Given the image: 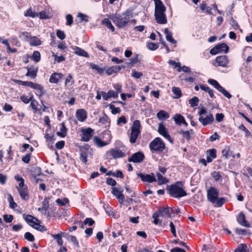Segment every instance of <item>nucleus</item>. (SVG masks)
Listing matches in <instances>:
<instances>
[{
	"label": "nucleus",
	"mask_w": 252,
	"mask_h": 252,
	"mask_svg": "<svg viewBox=\"0 0 252 252\" xmlns=\"http://www.w3.org/2000/svg\"><path fill=\"white\" fill-rule=\"evenodd\" d=\"M133 17V10L128 9L121 14H116L113 15L111 19L118 28L124 29L130 25V19Z\"/></svg>",
	"instance_id": "1"
},
{
	"label": "nucleus",
	"mask_w": 252,
	"mask_h": 252,
	"mask_svg": "<svg viewBox=\"0 0 252 252\" xmlns=\"http://www.w3.org/2000/svg\"><path fill=\"white\" fill-rule=\"evenodd\" d=\"M183 183L181 181H178L174 184L171 185L167 188L169 194L174 198H181L187 195V193L183 189Z\"/></svg>",
	"instance_id": "2"
},
{
	"label": "nucleus",
	"mask_w": 252,
	"mask_h": 252,
	"mask_svg": "<svg viewBox=\"0 0 252 252\" xmlns=\"http://www.w3.org/2000/svg\"><path fill=\"white\" fill-rule=\"evenodd\" d=\"M149 147L151 151L163 152L165 148V146L160 138L157 137L150 142Z\"/></svg>",
	"instance_id": "3"
},
{
	"label": "nucleus",
	"mask_w": 252,
	"mask_h": 252,
	"mask_svg": "<svg viewBox=\"0 0 252 252\" xmlns=\"http://www.w3.org/2000/svg\"><path fill=\"white\" fill-rule=\"evenodd\" d=\"M229 61L228 57L225 55L218 56L213 63L215 66L228 67Z\"/></svg>",
	"instance_id": "4"
},
{
	"label": "nucleus",
	"mask_w": 252,
	"mask_h": 252,
	"mask_svg": "<svg viewBox=\"0 0 252 252\" xmlns=\"http://www.w3.org/2000/svg\"><path fill=\"white\" fill-rule=\"evenodd\" d=\"M229 50L228 46L225 43H221L215 46L210 51L211 55H215L220 52L227 53Z\"/></svg>",
	"instance_id": "5"
},
{
	"label": "nucleus",
	"mask_w": 252,
	"mask_h": 252,
	"mask_svg": "<svg viewBox=\"0 0 252 252\" xmlns=\"http://www.w3.org/2000/svg\"><path fill=\"white\" fill-rule=\"evenodd\" d=\"M219 193L214 187H210L207 190V198L209 201L214 203L218 198Z\"/></svg>",
	"instance_id": "6"
},
{
	"label": "nucleus",
	"mask_w": 252,
	"mask_h": 252,
	"mask_svg": "<svg viewBox=\"0 0 252 252\" xmlns=\"http://www.w3.org/2000/svg\"><path fill=\"white\" fill-rule=\"evenodd\" d=\"M137 176L140 178L143 182L152 183L157 181V179L154 173L146 174L142 173H137Z\"/></svg>",
	"instance_id": "7"
},
{
	"label": "nucleus",
	"mask_w": 252,
	"mask_h": 252,
	"mask_svg": "<svg viewBox=\"0 0 252 252\" xmlns=\"http://www.w3.org/2000/svg\"><path fill=\"white\" fill-rule=\"evenodd\" d=\"M81 131L82 132L81 140L85 142L89 141L94 133V130L90 127L82 128Z\"/></svg>",
	"instance_id": "8"
},
{
	"label": "nucleus",
	"mask_w": 252,
	"mask_h": 252,
	"mask_svg": "<svg viewBox=\"0 0 252 252\" xmlns=\"http://www.w3.org/2000/svg\"><path fill=\"white\" fill-rule=\"evenodd\" d=\"M145 156L144 154L141 152H138L134 153L132 156L128 158L129 162L134 163H140L144 159Z\"/></svg>",
	"instance_id": "9"
},
{
	"label": "nucleus",
	"mask_w": 252,
	"mask_h": 252,
	"mask_svg": "<svg viewBox=\"0 0 252 252\" xmlns=\"http://www.w3.org/2000/svg\"><path fill=\"white\" fill-rule=\"evenodd\" d=\"M208 83L214 86L219 92L222 94H230L227 91H226L219 83L215 80L209 79Z\"/></svg>",
	"instance_id": "10"
},
{
	"label": "nucleus",
	"mask_w": 252,
	"mask_h": 252,
	"mask_svg": "<svg viewBox=\"0 0 252 252\" xmlns=\"http://www.w3.org/2000/svg\"><path fill=\"white\" fill-rule=\"evenodd\" d=\"M173 211V209L172 208L167 207L166 208H160L158 213L161 217H164L165 218H171L172 217V213Z\"/></svg>",
	"instance_id": "11"
},
{
	"label": "nucleus",
	"mask_w": 252,
	"mask_h": 252,
	"mask_svg": "<svg viewBox=\"0 0 252 252\" xmlns=\"http://www.w3.org/2000/svg\"><path fill=\"white\" fill-rule=\"evenodd\" d=\"M109 153L114 158H121L126 156L125 151L118 149H112L109 151Z\"/></svg>",
	"instance_id": "12"
},
{
	"label": "nucleus",
	"mask_w": 252,
	"mask_h": 252,
	"mask_svg": "<svg viewBox=\"0 0 252 252\" xmlns=\"http://www.w3.org/2000/svg\"><path fill=\"white\" fill-rule=\"evenodd\" d=\"M75 115L77 120L82 122L86 120L87 118V112L84 109H79L76 110Z\"/></svg>",
	"instance_id": "13"
},
{
	"label": "nucleus",
	"mask_w": 252,
	"mask_h": 252,
	"mask_svg": "<svg viewBox=\"0 0 252 252\" xmlns=\"http://www.w3.org/2000/svg\"><path fill=\"white\" fill-rule=\"evenodd\" d=\"M155 3V13H163L165 11L166 7L161 0H154Z\"/></svg>",
	"instance_id": "14"
},
{
	"label": "nucleus",
	"mask_w": 252,
	"mask_h": 252,
	"mask_svg": "<svg viewBox=\"0 0 252 252\" xmlns=\"http://www.w3.org/2000/svg\"><path fill=\"white\" fill-rule=\"evenodd\" d=\"M155 16L158 23L159 24H165L167 23V18L164 12L155 13Z\"/></svg>",
	"instance_id": "15"
},
{
	"label": "nucleus",
	"mask_w": 252,
	"mask_h": 252,
	"mask_svg": "<svg viewBox=\"0 0 252 252\" xmlns=\"http://www.w3.org/2000/svg\"><path fill=\"white\" fill-rule=\"evenodd\" d=\"M158 132L159 134L168 139L169 141H171V138L168 134L167 129L162 124H159L158 127Z\"/></svg>",
	"instance_id": "16"
},
{
	"label": "nucleus",
	"mask_w": 252,
	"mask_h": 252,
	"mask_svg": "<svg viewBox=\"0 0 252 252\" xmlns=\"http://www.w3.org/2000/svg\"><path fill=\"white\" fill-rule=\"evenodd\" d=\"M198 120L203 126H207L208 124H211L214 121V117L213 115L210 114L205 118L200 116Z\"/></svg>",
	"instance_id": "17"
},
{
	"label": "nucleus",
	"mask_w": 252,
	"mask_h": 252,
	"mask_svg": "<svg viewBox=\"0 0 252 252\" xmlns=\"http://www.w3.org/2000/svg\"><path fill=\"white\" fill-rule=\"evenodd\" d=\"M112 193L119 200L120 203H123L125 199V196L122 193V191H120L117 188H112Z\"/></svg>",
	"instance_id": "18"
},
{
	"label": "nucleus",
	"mask_w": 252,
	"mask_h": 252,
	"mask_svg": "<svg viewBox=\"0 0 252 252\" xmlns=\"http://www.w3.org/2000/svg\"><path fill=\"white\" fill-rule=\"evenodd\" d=\"M237 220L238 222L242 226L247 227H250V224L246 220L245 215L243 212H240L239 214Z\"/></svg>",
	"instance_id": "19"
},
{
	"label": "nucleus",
	"mask_w": 252,
	"mask_h": 252,
	"mask_svg": "<svg viewBox=\"0 0 252 252\" xmlns=\"http://www.w3.org/2000/svg\"><path fill=\"white\" fill-rule=\"evenodd\" d=\"M160 217V215L158 213H154L152 215V218L154 219L153 223L163 228L165 226L166 224L159 219Z\"/></svg>",
	"instance_id": "20"
},
{
	"label": "nucleus",
	"mask_w": 252,
	"mask_h": 252,
	"mask_svg": "<svg viewBox=\"0 0 252 252\" xmlns=\"http://www.w3.org/2000/svg\"><path fill=\"white\" fill-rule=\"evenodd\" d=\"M27 69L28 72L26 74V76L30 77L33 79L35 78L38 72V67L32 66L28 68Z\"/></svg>",
	"instance_id": "21"
},
{
	"label": "nucleus",
	"mask_w": 252,
	"mask_h": 252,
	"mask_svg": "<svg viewBox=\"0 0 252 252\" xmlns=\"http://www.w3.org/2000/svg\"><path fill=\"white\" fill-rule=\"evenodd\" d=\"M21 198L25 201H27L30 198L28 187L18 189Z\"/></svg>",
	"instance_id": "22"
},
{
	"label": "nucleus",
	"mask_w": 252,
	"mask_h": 252,
	"mask_svg": "<svg viewBox=\"0 0 252 252\" xmlns=\"http://www.w3.org/2000/svg\"><path fill=\"white\" fill-rule=\"evenodd\" d=\"M173 119L178 125L181 126L182 124H184L186 126H188L185 118L181 114H176L174 116Z\"/></svg>",
	"instance_id": "23"
},
{
	"label": "nucleus",
	"mask_w": 252,
	"mask_h": 252,
	"mask_svg": "<svg viewBox=\"0 0 252 252\" xmlns=\"http://www.w3.org/2000/svg\"><path fill=\"white\" fill-rule=\"evenodd\" d=\"M61 73H53L50 76L49 82L51 83H57L59 80L63 77Z\"/></svg>",
	"instance_id": "24"
},
{
	"label": "nucleus",
	"mask_w": 252,
	"mask_h": 252,
	"mask_svg": "<svg viewBox=\"0 0 252 252\" xmlns=\"http://www.w3.org/2000/svg\"><path fill=\"white\" fill-rule=\"evenodd\" d=\"M72 49L74 50V53L78 56L84 57H89L88 54L85 50L78 47L74 46L72 47Z\"/></svg>",
	"instance_id": "25"
},
{
	"label": "nucleus",
	"mask_w": 252,
	"mask_h": 252,
	"mask_svg": "<svg viewBox=\"0 0 252 252\" xmlns=\"http://www.w3.org/2000/svg\"><path fill=\"white\" fill-rule=\"evenodd\" d=\"M24 83V86H28L40 91H41L43 89V87L37 83H34L30 81H25V83Z\"/></svg>",
	"instance_id": "26"
},
{
	"label": "nucleus",
	"mask_w": 252,
	"mask_h": 252,
	"mask_svg": "<svg viewBox=\"0 0 252 252\" xmlns=\"http://www.w3.org/2000/svg\"><path fill=\"white\" fill-rule=\"evenodd\" d=\"M64 233L61 232L60 233L57 234H51V236L57 240V243L59 246H62L63 245V241L62 239V235Z\"/></svg>",
	"instance_id": "27"
},
{
	"label": "nucleus",
	"mask_w": 252,
	"mask_h": 252,
	"mask_svg": "<svg viewBox=\"0 0 252 252\" xmlns=\"http://www.w3.org/2000/svg\"><path fill=\"white\" fill-rule=\"evenodd\" d=\"M29 42L31 45L34 46H37L41 44L40 40L35 36H31Z\"/></svg>",
	"instance_id": "28"
},
{
	"label": "nucleus",
	"mask_w": 252,
	"mask_h": 252,
	"mask_svg": "<svg viewBox=\"0 0 252 252\" xmlns=\"http://www.w3.org/2000/svg\"><path fill=\"white\" fill-rule=\"evenodd\" d=\"M61 125V127L60 131L57 132V134L61 137H64L66 135L67 128L65 126L64 123H62Z\"/></svg>",
	"instance_id": "29"
},
{
	"label": "nucleus",
	"mask_w": 252,
	"mask_h": 252,
	"mask_svg": "<svg viewBox=\"0 0 252 252\" xmlns=\"http://www.w3.org/2000/svg\"><path fill=\"white\" fill-rule=\"evenodd\" d=\"M164 33L166 34V39L167 41L172 44H175L177 42L176 41L172 38V33L170 32L167 28L165 29Z\"/></svg>",
	"instance_id": "30"
},
{
	"label": "nucleus",
	"mask_w": 252,
	"mask_h": 252,
	"mask_svg": "<svg viewBox=\"0 0 252 252\" xmlns=\"http://www.w3.org/2000/svg\"><path fill=\"white\" fill-rule=\"evenodd\" d=\"M25 219L27 222L31 226L32 224H35L36 221L39 222L37 219L30 215H26L25 217Z\"/></svg>",
	"instance_id": "31"
},
{
	"label": "nucleus",
	"mask_w": 252,
	"mask_h": 252,
	"mask_svg": "<svg viewBox=\"0 0 252 252\" xmlns=\"http://www.w3.org/2000/svg\"><path fill=\"white\" fill-rule=\"evenodd\" d=\"M30 33L25 32H20L19 35V37L20 39L24 41L29 42L30 40V38L31 37Z\"/></svg>",
	"instance_id": "32"
},
{
	"label": "nucleus",
	"mask_w": 252,
	"mask_h": 252,
	"mask_svg": "<svg viewBox=\"0 0 252 252\" xmlns=\"http://www.w3.org/2000/svg\"><path fill=\"white\" fill-rule=\"evenodd\" d=\"M94 142L95 144L98 147H102L108 144V142L102 141L100 138L97 136H95L94 138Z\"/></svg>",
	"instance_id": "33"
},
{
	"label": "nucleus",
	"mask_w": 252,
	"mask_h": 252,
	"mask_svg": "<svg viewBox=\"0 0 252 252\" xmlns=\"http://www.w3.org/2000/svg\"><path fill=\"white\" fill-rule=\"evenodd\" d=\"M15 179L17 181L19 182L18 186L17 187V189H23V188L27 187V186H25L24 180L23 178H22V177H20L18 175H16L15 176Z\"/></svg>",
	"instance_id": "34"
},
{
	"label": "nucleus",
	"mask_w": 252,
	"mask_h": 252,
	"mask_svg": "<svg viewBox=\"0 0 252 252\" xmlns=\"http://www.w3.org/2000/svg\"><path fill=\"white\" fill-rule=\"evenodd\" d=\"M102 24L104 25L107 28L109 29L112 32H115L114 27L112 25L109 19L105 18L102 21Z\"/></svg>",
	"instance_id": "35"
},
{
	"label": "nucleus",
	"mask_w": 252,
	"mask_h": 252,
	"mask_svg": "<svg viewBox=\"0 0 252 252\" xmlns=\"http://www.w3.org/2000/svg\"><path fill=\"white\" fill-rule=\"evenodd\" d=\"M140 133V132L135 131L131 130L129 139L130 142L131 143L133 144L136 142V139Z\"/></svg>",
	"instance_id": "36"
},
{
	"label": "nucleus",
	"mask_w": 252,
	"mask_h": 252,
	"mask_svg": "<svg viewBox=\"0 0 252 252\" xmlns=\"http://www.w3.org/2000/svg\"><path fill=\"white\" fill-rule=\"evenodd\" d=\"M157 116L159 120L166 119L169 117V114L164 110L159 111L157 113Z\"/></svg>",
	"instance_id": "37"
},
{
	"label": "nucleus",
	"mask_w": 252,
	"mask_h": 252,
	"mask_svg": "<svg viewBox=\"0 0 252 252\" xmlns=\"http://www.w3.org/2000/svg\"><path fill=\"white\" fill-rule=\"evenodd\" d=\"M221 154L223 157L226 159L229 158L231 157L234 158V156L232 155V152L230 151L228 148H225L221 151Z\"/></svg>",
	"instance_id": "38"
},
{
	"label": "nucleus",
	"mask_w": 252,
	"mask_h": 252,
	"mask_svg": "<svg viewBox=\"0 0 252 252\" xmlns=\"http://www.w3.org/2000/svg\"><path fill=\"white\" fill-rule=\"evenodd\" d=\"M157 176L158 178V184L159 185H162L167 183L168 180L160 173H157Z\"/></svg>",
	"instance_id": "39"
},
{
	"label": "nucleus",
	"mask_w": 252,
	"mask_h": 252,
	"mask_svg": "<svg viewBox=\"0 0 252 252\" xmlns=\"http://www.w3.org/2000/svg\"><path fill=\"white\" fill-rule=\"evenodd\" d=\"M141 127L140 122L139 120H135L133 122L131 126V130L135 131L140 132V128Z\"/></svg>",
	"instance_id": "40"
},
{
	"label": "nucleus",
	"mask_w": 252,
	"mask_h": 252,
	"mask_svg": "<svg viewBox=\"0 0 252 252\" xmlns=\"http://www.w3.org/2000/svg\"><path fill=\"white\" fill-rule=\"evenodd\" d=\"M67 239L68 241L71 242L76 247L77 249L79 248V244L78 241L76 237L74 236L69 235L67 236Z\"/></svg>",
	"instance_id": "41"
},
{
	"label": "nucleus",
	"mask_w": 252,
	"mask_h": 252,
	"mask_svg": "<svg viewBox=\"0 0 252 252\" xmlns=\"http://www.w3.org/2000/svg\"><path fill=\"white\" fill-rule=\"evenodd\" d=\"M178 223V221H175L174 222L171 221L169 224L170 231L174 237H176V225Z\"/></svg>",
	"instance_id": "42"
},
{
	"label": "nucleus",
	"mask_w": 252,
	"mask_h": 252,
	"mask_svg": "<svg viewBox=\"0 0 252 252\" xmlns=\"http://www.w3.org/2000/svg\"><path fill=\"white\" fill-rule=\"evenodd\" d=\"M110 119L106 115H103L102 116L100 117L98 122L102 124H110Z\"/></svg>",
	"instance_id": "43"
},
{
	"label": "nucleus",
	"mask_w": 252,
	"mask_h": 252,
	"mask_svg": "<svg viewBox=\"0 0 252 252\" xmlns=\"http://www.w3.org/2000/svg\"><path fill=\"white\" fill-rule=\"evenodd\" d=\"M9 203V207L11 209H14L17 207V204L14 202L13 197L11 194H9L7 198Z\"/></svg>",
	"instance_id": "44"
},
{
	"label": "nucleus",
	"mask_w": 252,
	"mask_h": 252,
	"mask_svg": "<svg viewBox=\"0 0 252 252\" xmlns=\"http://www.w3.org/2000/svg\"><path fill=\"white\" fill-rule=\"evenodd\" d=\"M234 252H248L247 246L245 244H242L235 250Z\"/></svg>",
	"instance_id": "45"
},
{
	"label": "nucleus",
	"mask_w": 252,
	"mask_h": 252,
	"mask_svg": "<svg viewBox=\"0 0 252 252\" xmlns=\"http://www.w3.org/2000/svg\"><path fill=\"white\" fill-rule=\"evenodd\" d=\"M24 15L26 17H31L32 18H34L35 17L38 16V13H36L35 12H33L32 8H30L24 14Z\"/></svg>",
	"instance_id": "46"
},
{
	"label": "nucleus",
	"mask_w": 252,
	"mask_h": 252,
	"mask_svg": "<svg viewBox=\"0 0 252 252\" xmlns=\"http://www.w3.org/2000/svg\"><path fill=\"white\" fill-rule=\"evenodd\" d=\"M32 59L34 61L35 63L38 62L40 60V54L37 51H34L33 53L32 56Z\"/></svg>",
	"instance_id": "47"
},
{
	"label": "nucleus",
	"mask_w": 252,
	"mask_h": 252,
	"mask_svg": "<svg viewBox=\"0 0 252 252\" xmlns=\"http://www.w3.org/2000/svg\"><path fill=\"white\" fill-rule=\"evenodd\" d=\"M179 133L182 135L183 137L187 140V141H189L191 139L190 135L189 133V132H188V130L184 131L183 130L181 129Z\"/></svg>",
	"instance_id": "48"
},
{
	"label": "nucleus",
	"mask_w": 252,
	"mask_h": 252,
	"mask_svg": "<svg viewBox=\"0 0 252 252\" xmlns=\"http://www.w3.org/2000/svg\"><path fill=\"white\" fill-rule=\"evenodd\" d=\"M168 63L169 64L173 65L174 68H178L177 70L178 72L181 71V66L180 63H177L174 61L170 60L168 62Z\"/></svg>",
	"instance_id": "49"
},
{
	"label": "nucleus",
	"mask_w": 252,
	"mask_h": 252,
	"mask_svg": "<svg viewBox=\"0 0 252 252\" xmlns=\"http://www.w3.org/2000/svg\"><path fill=\"white\" fill-rule=\"evenodd\" d=\"M74 83L72 76L71 74H68L65 79V85L66 86H70Z\"/></svg>",
	"instance_id": "50"
},
{
	"label": "nucleus",
	"mask_w": 252,
	"mask_h": 252,
	"mask_svg": "<svg viewBox=\"0 0 252 252\" xmlns=\"http://www.w3.org/2000/svg\"><path fill=\"white\" fill-rule=\"evenodd\" d=\"M56 203L60 206H63L68 203V199L66 198H64L63 199L58 198L56 200Z\"/></svg>",
	"instance_id": "51"
},
{
	"label": "nucleus",
	"mask_w": 252,
	"mask_h": 252,
	"mask_svg": "<svg viewBox=\"0 0 252 252\" xmlns=\"http://www.w3.org/2000/svg\"><path fill=\"white\" fill-rule=\"evenodd\" d=\"M199 99L198 97L194 96L189 100L190 106L193 107L197 106L198 104Z\"/></svg>",
	"instance_id": "52"
},
{
	"label": "nucleus",
	"mask_w": 252,
	"mask_h": 252,
	"mask_svg": "<svg viewBox=\"0 0 252 252\" xmlns=\"http://www.w3.org/2000/svg\"><path fill=\"white\" fill-rule=\"evenodd\" d=\"M24 237L26 239L30 242H33L35 240L34 236L29 232L25 233Z\"/></svg>",
	"instance_id": "53"
},
{
	"label": "nucleus",
	"mask_w": 252,
	"mask_h": 252,
	"mask_svg": "<svg viewBox=\"0 0 252 252\" xmlns=\"http://www.w3.org/2000/svg\"><path fill=\"white\" fill-rule=\"evenodd\" d=\"M106 73L108 75H111L114 73H117L116 67L115 66L108 67L106 69Z\"/></svg>",
	"instance_id": "54"
},
{
	"label": "nucleus",
	"mask_w": 252,
	"mask_h": 252,
	"mask_svg": "<svg viewBox=\"0 0 252 252\" xmlns=\"http://www.w3.org/2000/svg\"><path fill=\"white\" fill-rule=\"evenodd\" d=\"M216 153L217 151L215 149H210L207 151V155L214 159L217 157Z\"/></svg>",
	"instance_id": "55"
},
{
	"label": "nucleus",
	"mask_w": 252,
	"mask_h": 252,
	"mask_svg": "<svg viewBox=\"0 0 252 252\" xmlns=\"http://www.w3.org/2000/svg\"><path fill=\"white\" fill-rule=\"evenodd\" d=\"M226 201V199L224 197H220L217 199L216 205L218 207H220Z\"/></svg>",
	"instance_id": "56"
},
{
	"label": "nucleus",
	"mask_w": 252,
	"mask_h": 252,
	"mask_svg": "<svg viewBox=\"0 0 252 252\" xmlns=\"http://www.w3.org/2000/svg\"><path fill=\"white\" fill-rule=\"evenodd\" d=\"M91 66L92 69L96 70L99 74H102L104 71V69L99 67L98 65L95 64H92Z\"/></svg>",
	"instance_id": "57"
},
{
	"label": "nucleus",
	"mask_w": 252,
	"mask_h": 252,
	"mask_svg": "<svg viewBox=\"0 0 252 252\" xmlns=\"http://www.w3.org/2000/svg\"><path fill=\"white\" fill-rule=\"evenodd\" d=\"M147 47L151 50L155 51L158 48V45L153 42H149L147 44Z\"/></svg>",
	"instance_id": "58"
},
{
	"label": "nucleus",
	"mask_w": 252,
	"mask_h": 252,
	"mask_svg": "<svg viewBox=\"0 0 252 252\" xmlns=\"http://www.w3.org/2000/svg\"><path fill=\"white\" fill-rule=\"evenodd\" d=\"M239 129L241 130L244 131L245 132L246 137H249L251 135V132L243 125H241L239 126Z\"/></svg>",
	"instance_id": "59"
},
{
	"label": "nucleus",
	"mask_w": 252,
	"mask_h": 252,
	"mask_svg": "<svg viewBox=\"0 0 252 252\" xmlns=\"http://www.w3.org/2000/svg\"><path fill=\"white\" fill-rule=\"evenodd\" d=\"M3 217L4 221L6 223L11 222L13 220V216L12 215L5 214Z\"/></svg>",
	"instance_id": "60"
},
{
	"label": "nucleus",
	"mask_w": 252,
	"mask_h": 252,
	"mask_svg": "<svg viewBox=\"0 0 252 252\" xmlns=\"http://www.w3.org/2000/svg\"><path fill=\"white\" fill-rule=\"evenodd\" d=\"M21 100L25 103H28L32 99V95H22Z\"/></svg>",
	"instance_id": "61"
},
{
	"label": "nucleus",
	"mask_w": 252,
	"mask_h": 252,
	"mask_svg": "<svg viewBox=\"0 0 252 252\" xmlns=\"http://www.w3.org/2000/svg\"><path fill=\"white\" fill-rule=\"evenodd\" d=\"M211 175L216 181H218L221 179V175L219 172L214 171Z\"/></svg>",
	"instance_id": "62"
},
{
	"label": "nucleus",
	"mask_w": 252,
	"mask_h": 252,
	"mask_svg": "<svg viewBox=\"0 0 252 252\" xmlns=\"http://www.w3.org/2000/svg\"><path fill=\"white\" fill-rule=\"evenodd\" d=\"M56 34L58 37L61 40H63L65 37L64 32L63 31L58 30L56 32Z\"/></svg>",
	"instance_id": "63"
},
{
	"label": "nucleus",
	"mask_w": 252,
	"mask_h": 252,
	"mask_svg": "<svg viewBox=\"0 0 252 252\" xmlns=\"http://www.w3.org/2000/svg\"><path fill=\"white\" fill-rule=\"evenodd\" d=\"M131 76L134 78L139 79L143 76V73L137 72L135 69H133L132 70Z\"/></svg>",
	"instance_id": "64"
}]
</instances>
